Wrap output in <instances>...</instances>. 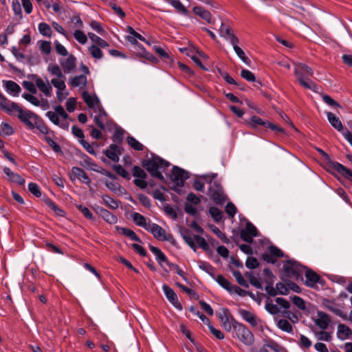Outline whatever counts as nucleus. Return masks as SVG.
Here are the masks:
<instances>
[{
	"label": "nucleus",
	"mask_w": 352,
	"mask_h": 352,
	"mask_svg": "<svg viewBox=\"0 0 352 352\" xmlns=\"http://www.w3.org/2000/svg\"><path fill=\"white\" fill-rule=\"evenodd\" d=\"M294 74L300 85L304 88L316 91L317 85L310 80L314 75L311 67L303 63H294Z\"/></svg>",
	"instance_id": "f257e3e1"
},
{
	"label": "nucleus",
	"mask_w": 352,
	"mask_h": 352,
	"mask_svg": "<svg viewBox=\"0 0 352 352\" xmlns=\"http://www.w3.org/2000/svg\"><path fill=\"white\" fill-rule=\"evenodd\" d=\"M142 166L153 177L163 181L164 176L159 169H164L168 167L170 163L159 156L153 155L151 159L144 160Z\"/></svg>",
	"instance_id": "f03ea898"
},
{
	"label": "nucleus",
	"mask_w": 352,
	"mask_h": 352,
	"mask_svg": "<svg viewBox=\"0 0 352 352\" xmlns=\"http://www.w3.org/2000/svg\"><path fill=\"white\" fill-rule=\"evenodd\" d=\"M180 234L184 241L194 251H196L197 245L204 250L209 249V245L206 240L199 235L192 234V232L184 228H180Z\"/></svg>",
	"instance_id": "7ed1b4c3"
},
{
	"label": "nucleus",
	"mask_w": 352,
	"mask_h": 352,
	"mask_svg": "<svg viewBox=\"0 0 352 352\" xmlns=\"http://www.w3.org/2000/svg\"><path fill=\"white\" fill-rule=\"evenodd\" d=\"M216 177V174H212L211 176L204 175L201 178L210 184L208 196L210 199L217 204H222L225 201L226 196L221 185L217 182H212Z\"/></svg>",
	"instance_id": "20e7f679"
},
{
	"label": "nucleus",
	"mask_w": 352,
	"mask_h": 352,
	"mask_svg": "<svg viewBox=\"0 0 352 352\" xmlns=\"http://www.w3.org/2000/svg\"><path fill=\"white\" fill-rule=\"evenodd\" d=\"M232 328L238 339L246 346H252L254 343L253 333L243 324L232 321Z\"/></svg>",
	"instance_id": "39448f33"
},
{
	"label": "nucleus",
	"mask_w": 352,
	"mask_h": 352,
	"mask_svg": "<svg viewBox=\"0 0 352 352\" xmlns=\"http://www.w3.org/2000/svg\"><path fill=\"white\" fill-rule=\"evenodd\" d=\"M18 118L28 126L30 129H34V122L38 120V116L30 110H23L19 107L16 111Z\"/></svg>",
	"instance_id": "423d86ee"
},
{
	"label": "nucleus",
	"mask_w": 352,
	"mask_h": 352,
	"mask_svg": "<svg viewBox=\"0 0 352 352\" xmlns=\"http://www.w3.org/2000/svg\"><path fill=\"white\" fill-rule=\"evenodd\" d=\"M241 238L248 243H253V237L257 236L258 231L256 227L250 222H248L245 228L241 231Z\"/></svg>",
	"instance_id": "0eeeda50"
},
{
	"label": "nucleus",
	"mask_w": 352,
	"mask_h": 352,
	"mask_svg": "<svg viewBox=\"0 0 352 352\" xmlns=\"http://www.w3.org/2000/svg\"><path fill=\"white\" fill-rule=\"evenodd\" d=\"M239 314L245 322H248L252 327H260L261 329H263L261 320L258 318L250 311L241 309L239 310Z\"/></svg>",
	"instance_id": "6e6552de"
},
{
	"label": "nucleus",
	"mask_w": 352,
	"mask_h": 352,
	"mask_svg": "<svg viewBox=\"0 0 352 352\" xmlns=\"http://www.w3.org/2000/svg\"><path fill=\"white\" fill-rule=\"evenodd\" d=\"M312 319L316 325L322 330L327 329L331 322L329 315L320 311H317L316 316H312Z\"/></svg>",
	"instance_id": "1a4fd4ad"
},
{
	"label": "nucleus",
	"mask_w": 352,
	"mask_h": 352,
	"mask_svg": "<svg viewBox=\"0 0 352 352\" xmlns=\"http://www.w3.org/2000/svg\"><path fill=\"white\" fill-rule=\"evenodd\" d=\"M19 107L18 104L10 101L2 94H0V109L1 110L8 114H12L14 111H16Z\"/></svg>",
	"instance_id": "9d476101"
},
{
	"label": "nucleus",
	"mask_w": 352,
	"mask_h": 352,
	"mask_svg": "<svg viewBox=\"0 0 352 352\" xmlns=\"http://www.w3.org/2000/svg\"><path fill=\"white\" fill-rule=\"evenodd\" d=\"M147 231L151 232L154 237L159 241H168L169 239L166 236L165 230L156 223H148Z\"/></svg>",
	"instance_id": "9b49d317"
},
{
	"label": "nucleus",
	"mask_w": 352,
	"mask_h": 352,
	"mask_svg": "<svg viewBox=\"0 0 352 352\" xmlns=\"http://www.w3.org/2000/svg\"><path fill=\"white\" fill-rule=\"evenodd\" d=\"M219 34L221 36L229 41L232 45L239 43V38L234 35L232 30L223 23H221L220 27Z\"/></svg>",
	"instance_id": "f8f14e48"
},
{
	"label": "nucleus",
	"mask_w": 352,
	"mask_h": 352,
	"mask_svg": "<svg viewBox=\"0 0 352 352\" xmlns=\"http://www.w3.org/2000/svg\"><path fill=\"white\" fill-rule=\"evenodd\" d=\"M285 272L293 277L298 278L301 272V265L296 261H288L283 266Z\"/></svg>",
	"instance_id": "ddd939ff"
},
{
	"label": "nucleus",
	"mask_w": 352,
	"mask_h": 352,
	"mask_svg": "<svg viewBox=\"0 0 352 352\" xmlns=\"http://www.w3.org/2000/svg\"><path fill=\"white\" fill-rule=\"evenodd\" d=\"M76 59L72 54H68L67 58L60 60V65H61L63 72L69 74L76 68Z\"/></svg>",
	"instance_id": "4468645a"
},
{
	"label": "nucleus",
	"mask_w": 352,
	"mask_h": 352,
	"mask_svg": "<svg viewBox=\"0 0 352 352\" xmlns=\"http://www.w3.org/2000/svg\"><path fill=\"white\" fill-rule=\"evenodd\" d=\"M162 289L168 301L172 303L176 308L182 309V305L178 301L177 296L174 292V291L170 287L166 285H163Z\"/></svg>",
	"instance_id": "2eb2a0df"
},
{
	"label": "nucleus",
	"mask_w": 352,
	"mask_h": 352,
	"mask_svg": "<svg viewBox=\"0 0 352 352\" xmlns=\"http://www.w3.org/2000/svg\"><path fill=\"white\" fill-rule=\"evenodd\" d=\"M188 178V173L184 170L174 166L172 171V179L177 184H183V182Z\"/></svg>",
	"instance_id": "dca6fc26"
},
{
	"label": "nucleus",
	"mask_w": 352,
	"mask_h": 352,
	"mask_svg": "<svg viewBox=\"0 0 352 352\" xmlns=\"http://www.w3.org/2000/svg\"><path fill=\"white\" fill-rule=\"evenodd\" d=\"M35 85L46 96H50L52 95V87L47 78L44 81L41 78L36 76L35 78Z\"/></svg>",
	"instance_id": "f3484780"
},
{
	"label": "nucleus",
	"mask_w": 352,
	"mask_h": 352,
	"mask_svg": "<svg viewBox=\"0 0 352 352\" xmlns=\"http://www.w3.org/2000/svg\"><path fill=\"white\" fill-rule=\"evenodd\" d=\"M327 119L329 123L331 124V126L336 130H338L339 132H340L343 136L344 131H349V129L343 127V125L341 121L340 120L339 118L336 116L335 114H333L331 112H327Z\"/></svg>",
	"instance_id": "a211bd4d"
},
{
	"label": "nucleus",
	"mask_w": 352,
	"mask_h": 352,
	"mask_svg": "<svg viewBox=\"0 0 352 352\" xmlns=\"http://www.w3.org/2000/svg\"><path fill=\"white\" fill-rule=\"evenodd\" d=\"M122 154V148L116 144H111L109 148L105 151V155L107 157L115 162L119 161L118 155Z\"/></svg>",
	"instance_id": "6ab92c4d"
},
{
	"label": "nucleus",
	"mask_w": 352,
	"mask_h": 352,
	"mask_svg": "<svg viewBox=\"0 0 352 352\" xmlns=\"http://www.w3.org/2000/svg\"><path fill=\"white\" fill-rule=\"evenodd\" d=\"M96 212L100 214V216L107 223L110 224H115L118 221V219L116 216L113 215L112 213H111L107 210L102 208V207H97L96 208Z\"/></svg>",
	"instance_id": "aec40b11"
},
{
	"label": "nucleus",
	"mask_w": 352,
	"mask_h": 352,
	"mask_svg": "<svg viewBox=\"0 0 352 352\" xmlns=\"http://www.w3.org/2000/svg\"><path fill=\"white\" fill-rule=\"evenodd\" d=\"M82 97L85 102L89 108H99L100 103L98 98L91 96L87 91L82 94Z\"/></svg>",
	"instance_id": "412c9836"
},
{
	"label": "nucleus",
	"mask_w": 352,
	"mask_h": 352,
	"mask_svg": "<svg viewBox=\"0 0 352 352\" xmlns=\"http://www.w3.org/2000/svg\"><path fill=\"white\" fill-rule=\"evenodd\" d=\"M98 114L95 115L94 117V122L97 124L98 127L102 129H104V122L106 120L107 118V114L105 111L102 108V107H99L97 108Z\"/></svg>",
	"instance_id": "4be33fe9"
},
{
	"label": "nucleus",
	"mask_w": 352,
	"mask_h": 352,
	"mask_svg": "<svg viewBox=\"0 0 352 352\" xmlns=\"http://www.w3.org/2000/svg\"><path fill=\"white\" fill-rule=\"evenodd\" d=\"M3 172L7 175L8 179L12 182H15L19 185H23L25 183L23 179L19 174L12 172L9 168H4Z\"/></svg>",
	"instance_id": "5701e85b"
},
{
	"label": "nucleus",
	"mask_w": 352,
	"mask_h": 352,
	"mask_svg": "<svg viewBox=\"0 0 352 352\" xmlns=\"http://www.w3.org/2000/svg\"><path fill=\"white\" fill-rule=\"evenodd\" d=\"M305 284L311 287H314L319 281V276L312 270H307L305 272Z\"/></svg>",
	"instance_id": "b1692460"
},
{
	"label": "nucleus",
	"mask_w": 352,
	"mask_h": 352,
	"mask_svg": "<svg viewBox=\"0 0 352 352\" xmlns=\"http://www.w3.org/2000/svg\"><path fill=\"white\" fill-rule=\"evenodd\" d=\"M72 173L75 177L81 180L83 183L89 184L91 182L90 179L82 168L78 167H73L72 169Z\"/></svg>",
	"instance_id": "393cba45"
},
{
	"label": "nucleus",
	"mask_w": 352,
	"mask_h": 352,
	"mask_svg": "<svg viewBox=\"0 0 352 352\" xmlns=\"http://www.w3.org/2000/svg\"><path fill=\"white\" fill-rule=\"evenodd\" d=\"M87 82V77L85 75H80L72 78L69 84L73 87H84Z\"/></svg>",
	"instance_id": "a878e982"
},
{
	"label": "nucleus",
	"mask_w": 352,
	"mask_h": 352,
	"mask_svg": "<svg viewBox=\"0 0 352 352\" xmlns=\"http://www.w3.org/2000/svg\"><path fill=\"white\" fill-rule=\"evenodd\" d=\"M3 84L6 90L13 95L18 96L21 92V89L20 86L12 80L3 81Z\"/></svg>",
	"instance_id": "bb28decb"
},
{
	"label": "nucleus",
	"mask_w": 352,
	"mask_h": 352,
	"mask_svg": "<svg viewBox=\"0 0 352 352\" xmlns=\"http://www.w3.org/2000/svg\"><path fill=\"white\" fill-rule=\"evenodd\" d=\"M150 250L155 254L156 256V259L160 265L162 266V263H166V264H169L166 256L165 254L157 248L151 245L149 246Z\"/></svg>",
	"instance_id": "cd10ccee"
},
{
	"label": "nucleus",
	"mask_w": 352,
	"mask_h": 352,
	"mask_svg": "<svg viewBox=\"0 0 352 352\" xmlns=\"http://www.w3.org/2000/svg\"><path fill=\"white\" fill-rule=\"evenodd\" d=\"M333 168L338 173L343 175L345 178L352 181V171L350 169L339 163L334 164Z\"/></svg>",
	"instance_id": "c85d7f7f"
},
{
	"label": "nucleus",
	"mask_w": 352,
	"mask_h": 352,
	"mask_svg": "<svg viewBox=\"0 0 352 352\" xmlns=\"http://www.w3.org/2000/svg\"><path fill=\"white\" fill-rule=\"evenodd\" d=\"M351 330L349 327L344 324H340L338 326V337L340 340H344L351 335Z\"/></svg>",
	"instance_id": "c756f323"
},
{
	"label": "nucleus",
	"mask_w": 352,
	"mask_h": 352,
	"mask_svg": "<svg viewBox=\"0 0 352 352\" xmlns=\"http://www.w3.org/2000/svg\"><path fill=\"white\" fill-rule=\"evenodd\" d=\"M193 11L197 15L206 20L208 23H211V14L209 11L201 6L194 7Z\"/></svg>",
	"instance_id": "7c9ffc66"
},
{
	"label": "nucleus",
	"mask_w": 352,
	"mask_h": 352,
	"mask_svg": "<svg viewBox=\"0 0 352 352\" xmlns=\"http://www.w3.org/2000/svg\"><path fill=\"white\" fill-rule=\"evenodd\" d=\"M239 43L232 44L233 49L238 57L248 66H250L251 60L245 56L244 51L238 46Z\"/></svg>",
	"instance_id": "2f4dec72"
},
{
	"label": "nucleus",
	"mask_w": 352,
	"mask_h": 352,
	"mask_svg": "<svg viewBox=\"0 0 352 352\" xmlns=\"http://www.w3.org/2000/svg\"><path fill=\"white\" fill-rule=\"evenodd\" d=\"M216 281L225 289H226L230 293H232V287L233 285L227 280L223 275L219 274L217 277H213Z\"/></svg>",
	"instance_id": "473e14b6"
},
{
	"label": "nucleus",
	"mask_w": 352,
	"mask_h": 352,
	"mask_svg": "<svg viewBox=\"0 0 352 352\" xmlns=\"http://www.w3.org/2000/svg\"><path fill=\"white\" fill-rule=\"evenodd\" d=\"M47 71L56 78H65L60 67L56 64H50L47 67Z\"/></svg>",
	"instance_id": "72a5a7b5"
},
{
	"label": "nucleus",
	"mask_w": 352,
	"mask_h": 352,
	"mask_svg": "<svg viewBox=\"0 0 352 352\" xmlns=\"http://www.w3.org/2000/svg\"><path fill=\"white\" fill-rule=\"evenodd\" d=\"M132 218L135 223L139 226L143 227L146 230L148 228L146 218L140 213L134 212L132 214Z\"/></svg>",
	"instance_id": "f704fd0d"
},
{
	"label": "nucleus",
	"mask_w": 352,
	"mask_h": 352,
	"mask_svg": "<svg viewBox=\"0 0 352 352\" xmlns=\"http://www.w3.org/2000/svg\"><path fill=\"white\" fill-rule=\"evenodd\" d=\"M102 199L103 203L107 207H109V208H111L112 210H116L119 206L118 201L115 200V199H113V198H111L109 195H103L102 197Z\"/></svg>",
	"instance_id": "c9c22d12"
},
{
	"label": "nucleus",
	"mask_w": 352,
	"mask_h": 352,
	"mask_svg": "<svg viewBox=\"0 0 352 352\" xmlns=\"http://www.w3.org/2000/svg\"><path fill=\"white\" fill-rule=\"evenodd\" d=\"M127 143L135 151H142L144 149V145L138 142L135 138L129 136L127 138Z\"/></svg>",
	"instance_id": "e433bc0d"
},
{
	"label": "nucleus",
	"mask_w": 352,
	"mask_h": 352,
	"mask_svg": "<svg viewBox=\"0 0 352 352\" xmlns=\"http://www.w3.org/2000/svg\"><path fill=\"white\" fill-rule=\"evenodd\" d=\"M39 32L45 36L51 37L52 34V30L51 27L46 23H41L38 24Z\"/></svg>",
	"instance_id": "4c0bfd02"
},
{
	"label": "nucleus",
	"mask_w": 352,
	"mask_h": 352,
	"mask_svg": "<svg viewBox=\"0 0 352 352\" xmlns=\"http://www.w3.org/2000/svg\"><path fill=\"white\" fill-rule=\"evenodd\" d=\"M277 326L281 330L287 332L292 333L293 328L292 324L285 319H280L277 322Z\"/></svg>",
	"instance_id": "58836bf2"
},
{
	"label": "nucleus",
	"mask_w": 352,
	"mask_h": 352,
	"mask_svg": "<svg viewBox=\"0 0 352 352\" xmlns=\"http://www.w3.org/2000/svg\"><path fill=\"white\" fill-rule=\"evenodd\" d=\"M209 212L215 221L219 222L222 220L223 212L217 207H210L209 209Z\"/></svg>",
	"instance_id": "ea45409f"
},
{
	"label": "nucleus",
	"mask_w": 352,
	"mask_h": 352,
	"mask_svg": "<svg viewBox=\"0 0 352 352\" xmlns=\"http://www.w3.org/2000/svg\"><path fill=\"white\" fill-rule=\"evenodd\" d=\"M120 230L122 234L129 237L131 240L141 243V240L139 236L132 230L126 228H121Z\"/></svg>",
	"instance_id": "a19ab883"
},
{
	"label": "nucleus",
	"mask_w": 352,
	"mask_h": 352,
	"mask_svg": "<svg viewBox=\"0 0 352 352\" xmlns=\"http://www.w3.org/2000/svg\"><path fill=\"white\" fill-rule=\"evenodd\" d=\"M263 347L264 349H266V347H268L270 349H272V351H274V352H280V351H281V348L279 346V344L272 340H265Z\"/></svg>",
	"instance_id": "79ce46f5"
},
{
	"label": "nucleus",
	"mask_w": 352,
	"mask_h": 352,
	"mask_svg": "<svg viewBox=\"0 0 352 352\" xmlns=\"http://www.w3.org/2000/svg\"><path fill=\"white\" fill-rule=\"evenodd\" d=\"M65 79V78H54L51 80V83L57 90H65L66 85Z\"/></svg>",
	"instance_id": "37998d69"
},
{
	"label": "nucleus",
	"mask_w": 352,
	"mask_h": 352,
	"mask_svg": "<svg viewBox=\"0 0 352 352\" xmlns=\"http://www.w3.org/2000/svg\"><path fill=\"white\" fill-rule=\"evenodd\" d=\"M232 274L235 278L236 282L241 286L248 288L249 287L248 283L247 280L243 277L241 273L239 271L234 270L232 272Z\"/></svg>",
	"instance_id": "c03bdc74"
},
{
	"label": "nucleus",
	"mask_w": 352,
	"mask_h": 352,
	"mask_svg": "<svg viewBox=\"0 0 352 352\" xmlns=\"http://www.w3.org/2000/svg\"><path fill=\"white\" fill-rule=\"evenodd\" d=\"M88 35H89V38L93 42L96 43L98 46H100L101 47H107L109 45L108 43L104 40H103L100 37L98 36L95 34H94V33H89Z\"/></svg>",
	"instance_id": "a18cd8bd"
},
{
	"label": "nucleus",
	"mask_w": 352,
	"mask_h": 352,
	"mask_svg": "<svg viewBox=\"0 0 352 352\" xmlns=\"http://www.w3.org/2000/svg\"><path fill=\"white\" fill-rule=\"evenodd\" d=\"M265 307V309L272 315H276L280 311L278 306L275 304H273L271 300L266 301Z\"/></svg>",
	"instance_id": "49530a36"
},
{
	"label": "nucleus",
	"mask_w": 352,
	"mask_h": 352,
	"mask_svg": "<svg viewBox=\"0 0 352 352\" xmlns=\"http://www.w3.org/2000/svg\"><path fill=\"white\" fill-rule=\"evenodd\" d=\"M113 169L117 174H118L123 178L126 179L128 180L130 179V175L129 173L121 165H114L113 166Z\"/></svg>",
	"instance_id": "de8ad7c7"
},
{
	"label": "nucleus",
	"mask_w": 352,
	"mask_h": 352,
	"mask_svg": "<svg viewBox=\"0 0 352 352\" xmlns=\"http://www.w3.org/2000/svg\"><path fill=\"white\" fill-rule=\"evenodd\" d=\"M14 133V130L8 123L2 122L0 125V134L10 135Z\"/></svg>",
	"instance_id": "09e8293b"
},
{
	"label": "nucleus",
	"mask_w": 352,
	"mask_h": 352,
	"mask_svg": "<svg viewBox=\"0 0 352 352\" xmlns=\"http://www.w3.org/2000/svg\"><path fill=\"white\" fill-rule=\"evenodd\" d=\"M267 122L263 121L261 118L257 116H252L250 118V124L253 127L256 128L257 126H263L266 127Z\"/></svg>",
	"instance_id": "8fccbe9b"
},
{
	"label": "nucleus",
	"mask_w": 352,
	"mask_h": 352,
	"mask_svg": "<svg viewBox=\"0 0 352 352\" xmlns=\"http://www.w3.org/2000/svg\"><path fill=\"white\" fill-rule=\"evenodd\" d=\"M35 127L43 134H47L49 132V128L39 118L34 122V128Z\"/></svg>",
	"instance_id": "3c124183"
},
{
	"label": "nucleus",
	"mask_w": 352,
	"mask_h": 352,
	"mask_svg": "<svg viewBox=\"0 0 352 352\" xmlns=\"http://www.w3.org/2000/svg\"><path fill=\"white\" fill-rule=\"evenodd\" d=\"M291 299L293 302V303L300 309L301 310H305L306 309V305L305 300L297 296H294L293 297H291Z\"/></svg>",
	"instance_id": "603ef678"
},
{
	"label": "nucleus",
	"mask_w": 352,
	"mask_h": 352,
	"mask_svg": "<svg viewBox=\"0 0 352 352\" xmlns=\"http://www.w3.org/2000/svg\"><path fill=\"white\" fill-rule=\"evenodd\" d=\"M74 36L76 40L81 44H85L87 41V38L85 34L80 30H77L74 32Z\"/></svg>",
	"instance_id": "864d4df0"
},
{
	"label": "nucleus",
	"mask_w": 352,
	"mask_h": 352,
	"mask_svg": "<svg viewBox=\"0 0 352 352\" xmlns=\"http://www.w3.org/2000/svg\"><path fill=\"white\" fill-rule=\"evenodd\" d=\"M89 52L91 54V56L97 59H100L102 57V52L101 50L97 46L93 45L89 48Z\"/></svg>",
	"instance_id": "5fc2aeb1"
},
{
	"label": "nucleus",
	"mask_w": 352,
	"mask_h": 352,
	"mask_svg": "<svg viewBox=\"0 0 352 352\" xmlns=\"http://www.w3.org/2000/svg\"><path fill=\"white\" fill-rule=\"evenodd\" d=\"M241 76L249 82H254L256 80L254 74L248 69H243L241 72Z\"/></svg>",
	"instance_id": "6e6d98bb"
},
{
	"label": "nucleus",
	"mask_w": 352,
	"mask_h": 352,
	"mask_svg": "<svg viewBox=\"0 0 352 352\" xmlns=\"http://www.w3.org/2000/svg\"><path fill=\"white\" fill-rule=\"evenodd\" d=\"M54 46L56 52L59 55H61L63 56H67L69 54L67 49L63 45H61L58 41H54Z\"/></svg>",
	"instance_id": "4d7b16f0"
},
{
	"label": "nucleus",
	"mask_w": 352,
	"mask_h": 352,
	"mask_svg": "<svg viewBox=\"0 0 352 352\" xmlns=\"http://www.w3.org/2000/svg\"><path fill=\"white\" fill-rule=\"evenodd\" d=\"M171 5L180 13L187 14L188 10L179 0L171 1Z\"/></svg>",
	"instance_id": "13d9d810"
},
{
	"label": "nucleus",
	"mask_w": 352,
	"mask_h": 352,
	"mask_svg": "<svg viewBox=\"0 0 352 352\" xmlns=\"http://www.w3.org/2000/svg\"><path fill=\"white\" fill-rule=\"evenodd\" d=\"M133 175L138 179H145L147 175L143 169L135 166L133 168Z\"/></svg>",
	"instance_id": "bf43d9fd"
},
{
	"label": "nucleus",
	"mask_w": 352,
	"mask_h": 352,
	"mask_svg": "<svg viewBox=\"0 0 352 352\" xmlns=\"http://www.w3.org/2000/svg\"><path fill=\"white\" fill-rule=\"evenodd\" d=\"M22 97L34 106L38 107L40 105V100L32 94L24 93Z\"/></svg>",
	"instance_id": "052dcab7"
},
{
	"label": "nucleus",
	"mask_w": 352,
	"mask_h": 352,
	"mask_svg": "<svg viewBox=\"0 0 352 352\" xmlns=\"http://www.w3.org/2000/svg\"><path fill=\"white\" fill-rule=\"evenodd\" d=\"M45 140L47 144L53 149L56 153L61 152V148L60 146L54 142L50 137L45 136Z\"/></svg>",
	"instance_id": "680f3d73"
},
{
	"label": "nucleus",
	"mask_w": 352,
	"mask_h": 352,
	"mask_svg": "<svg viewBox=\"0 0 352 352\" xmlns=\"http://www.w3.org/2000/svg\"><path fill=\"white\" fill-rule=\"evenodd\" d=\"M39 48L43 53L49 54L52 50L50 42L47 41H41L39 45Z\"/></svg>",
	"instance_id": "e2e57ef3"
},
{
	"label": "nucleus",
	"mask_w": 352,
	"mask_h": 352,
	"mask_svg": "<svg viewBox=\"0 0 352 352\" xmlns=\"http://www.w3.org/2000/svg\"><path fill=\"white\" fill-rule=\"evenodd\" d=\"M28 189L30 192L36 197H39L41 196V192L40 191L39 187L36 184L30 183L28 184Z\"/></svg>",
	"instance_id": "0e129e2a"
},
{
	"label": "nucleus",
	"mask_w": 352,
	"mask_h": 352,
	"mask_svg": "<svg viewBox=\"0 0 352 352\" xmlns=\"http://www.w3.org/2000/svg\"><path fill=\"white\" fill-rule=\"evenodd\" d=\"M269 252L275 257L280 258L284 256L283 252L277 247L274 245H270L268 248Z\"/></svg>",
	"instance_id": "69168bd1"
},
{
	"label": "nucleus",
	"mask_w": 352,
	"mask_h": 352,
	"mask_svg": "<svg viewBox=\"0 0 352 352\" xmlns=\"http://www.w3.org/2000/svg\"><path fill=\"white\" fill-rule=\"evenodd\" d=\"M23 87L26 89L28 91H29L31 94H35L37 92V89L36 87V85L32 82L30 81H23L22 82Z\"/></svg>",
	"instance_id": "338daca9"
},
{
	"label": "nucleus",
	"mask_w": 352,
	"mask_h": 352,
	"mask_svg": "<svg viewBox=\"0 0 352 352\" xmlns=\"http://www.w3.org/2000/svg\"><path fill=\"white\" fill-rule=\"evenodd\" d=\"M276 289L278 292V294L282 295H287L289 293V289L287 285H285L284 283L278 282L276 285Z\"/></svg>",
	"instance_id": "774afa93"
}]
</instances>
